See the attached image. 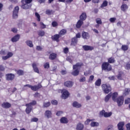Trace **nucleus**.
<instances>
[{"label":"nucleus","instance_id":"58836bf2","mask_svg":"<svg viewBox=\"0 0 130 130\" xmlns=\"http://www.w3.org/2000/svg\"><path fill=\"white\" fill-rule=\"evenodd\" d=\"M108 61L109 63H113L114 62H115V60H114V58L111 57L108 59Z\"/></svg>","mask_w":130,"mask_h":130},{"label":"nucleus","instance_id":"f3484780","mask_svg":"<svg viewBox=\"0 0 130 130\" xmlns=\"http://www.w3.org/2000/svg\"><path fill=\"white\" fill-rule=\"evenodd\" d=\"M64 85L66 87L68 88H71L73 87V85H74V83L72 81H66L64 82Z\"/></svg>","mask_w":130,"mask_h":130},{"label":"nucleus","instance_id":"cd10ccee","mask_svg":"<svg viewBox=\"0 0 130 130\" xmlns=\"http://www.w3.org/2000/svg\"><path fill=\"white\" fill-rule=\"evenodd\" d=\"M86 18H87V15L85 13H83L80 16V20H81V21H85Z\"/></svg>","mask_w":130,"mask_h":130},{"label":"nucleus","instance_id":"f8f14e48","mask_svg":"<svg viewBox=\"0 0 130 130\" xmlns=\"http://www.w3.org/2000/svg\"><path fill=\"white\" fill-rule=\"evenodd\" d=\"M82 48H83L84 50H85V51H88L89 50H93V49H94V47L89 45H84L83 46Z\"/></svg>","mask_w":130,"mask_h":130},{"label":"nucleus","instance_id":"c03bdc74","mask_svg":"<svg viewBox=\"0 0 130 130\" xmlns=\"http://www.w3.org/2000/svg\"><path fill=\"white\" fill-rule=\"evenodd\" d=\"M121 48L124 51H126V50L128 49V47L127 46V45H122Z\"/></svg>","mask_w":130,"mask_h":130},{"label":"nucleus","instance_id":"412c9836","mask_svg":"<svg viewBox=\"0 0 130 130\" xmlns=\"http://www.w3.org/2000/svg\"><path fill=\"white\" fill-rule=\"evenodd\" d=\"M32 69L35 73L39 74V69H38V68H37V65L35 63H32Z\"/></svg>","mask_w":130,"mask_h":130},{"label":"nucleus","instance_id":"bb28decb","mask_svg":"<svg viewBox=\"0 0 130 130\" xmlns=\"http://www.w3.org/2000/svg\"><path fill=\"white\" fill-rule=\"evenodd\" d=\"M128 8V7L127 6V5H126V4H123L121 6V10L123 12H125V10H127Z\"/></svg>","mask_w":130,"mask_h":130},{"label":"nucleus","instance_id":"2f4dec72","mask_svg":"<svg viewBox=\"0 0 130 130\" xmlns=\"http://www.w3.org/2000/svg\"><path fill=\"white\" fill-rule=\"evenodd\" d=\"M129 92H130L129 88H125L124 90L123 95H124V96H126V95H128V94H129Z\"/></svg>","mask_w":130,"mask_h":130},{"label":"nucleus","instance_id":"9d476101","mask_svg":"<svg viewBox=\"0 0 130 130\" xmlns=\"http://www.w3.org/2000/svg\"><path fill=\"white\" fill-rule=\"evenodd\" d=\"M21 2L23 3L22 5L21 6L22 9H24V10H27L28 9H29V8H31V5L28 3L24 4V0H22Z\"/></svg>","mask_w":130,"mask_h":130},{"label":"nucleus","instance_id":"f704fd0d","mask_svg":"<svg viewBox=\"0 0 130 130\" xmlns=\"http://www.w3.org/2000/svg\"><path fill=\"white\" fill-rule=\"evenodd\" d=\"M90 125L92 127H94V126H99V123H98V122H91Z\"/></svg>","mask_w":130,"mask_h":130},{"label":"nucleus","instance_id":"4468645a","mask_svg":"<svg viewBox=\"0 0 130 130\" xmlns=\"http://www.w3.org/2000/svg\"><path fill=\"white\" fill-rule=\"evenodd\" d=\"M20 37H21V36L19 34L15 35L11 39L12 42H18V41L20 40Z\"/></svg>","mask_w":130,"mask_h":130},{"label":"nucleus","instance_id":"09e8293b","mask_svg":"<svg viewBox=\"0 0 130 130\" xmlns=\"http://www.w3.org/2000/svg\"><path fill=\"white\" fill-rule=\"evenodd\" d=\"M113 129V125H109L105 130H112Z\"/></svg>","mask_w":130,"mask_h":130},{"label":"nucleus","instance_id":"a19ab883","mask_svg":"<svg viewBox=\"0 0 130 130\" xmlns=\"http://www.w3.org/2000/svg\"><path fill=\"white\" fill-rule=\"evenodd\" d=\"M36 101H32L31 103L29 104H27L26 106L29 105V106H34V105H36Z\"/></svg>","mask_w":130,"mask_h":130},{"label":"nucleus","instance_id":"f257e3e1","mask_svg":"<svg viewBox=\"0 0 130 130\" xmlns=\"http://www.w3.org/2000/svg\"><path fill=\"white\" fill-rule=\"evenodd\" d=\"M0 54L2 55H7L2 56V58L3 60H7V59H9V58H11L14 55V53L12 52H8L7 50L3 49L0 50Z\"/></svg>","mask_w":130,"mask_h":130},{"label":"nucleus","instance_id":"c9c22d12","mask_svg":"<svg viewBox=\"0 0 130 130\" xmlns=\"http://www.w3.org/2000/svg\"><path fill=\"white\" fill-rule=\"evenodd\" d=\"M95 86H98V87L101 86V79H98L95 82Z\"/></svg>","mask_w":130,"mask_h":130},{"label":"nucleus","instance_id":"052dcab7","mask_svg":"<svg viewBox=\"0 0 130 130\" xmlns=\"http://www.w3.org/2000/svg\"><path fill=\"white\" fill-rule=\"evenodd\" d=\"M38 121V118H32L31 119V122H37Z\"/></svg>","mask_w":130,"mask_h":130},{"label":"nucleus","instance_id":"864d4df0","mask_svg":"<svg viewBox=\"0 0 130 130\" xmlns=\"http://www.w3.org/2000/svg\"><path fill=\"white\" fill-rule=\"evenodd\" d=\"M62 113H63V112H62V111H59L57 112L56 115H57V116H60V115H61Z\"/></svg>","mask_w":130,"mask_h":130},{"label":"nucleus","instance_id":"7ed1b4c3","mask_svg":"<svg viewBox=\"0 0 130 130\" xmlns=\"http://www.w3.org/2000/svg\"><path fill=\"white\" fill-rule=\"evenodd\" d=\"M24 88L25 87H28V88H30L32 91H38L39 89H41V88L42 87V85H41V84H40L34 86H32L29 84H26L24 85Z\"/></svg>","mask_w":130,"mask_h":130},{"label":"nucleus","instance_id":"4d7b16f0","mask_svg":"<svg viewBox=\"0 0 130 130\" xmlns=\"http://www.w3.org/2000/svg\"><path fill=\"white\" fill-rule=\"evenodd\" d=\"M36 49L38 51H41V50H42V49H43V48H42V47H41L40 46H37L36 47Z\"/></svg>","mask_w":130,"mask_h":130},{"label":"nucleus","instance_id":"de8ad7c7","mask_svg":"<svg viewBox=\"0 0 130 130\" xmlns=\"http://www.w3.org/2000/svg\"><path fill=\"white\" fill-rule=\"evenodd\" d=\"M116 20V18L112 17L109 19L110 22L111 23H114Z\"/></svg>","mask_w":130,"mask_h":130},{"label":"nucleus","instance_id":"0e129e2a","mask_svg":"<svg viewBox=\"0 0 130 130\" xmlns=\"http://www.w3.org/2000/svg\"><path fill=\"white\" fill-rule=\"evenodd\" d=\"M51 103L53 105H57V101L56 100L52 101Z\"/></svg>","mask_w":130,"mask_h":130},{"label":"nucleus","instance_id":"0eeeda50","mask_svg":"<svg viewBox=\"0 0 130 130\" xmlns=\"http://www.w3.org/2000/svg\"><path fill=\"white\" fill-rule=\"evenodd\" d=\"M61 92V97L63 99H67V98H68V97H69L70 95V93H69V91H68V90L66 89H63Z\"/></svg>","mask_w":130,"mask_h":130},{"label":"nucleus","instance_id":"c85d7f7f","mask_svg":"<svg viewBox=\"0 0 130 130\" xmlns=\"http://www.w3.org/2000/svg\"><path fill=\"white\" fill-rule=\"evenodd\" d=\"M25 43L27 46H29V47L32 48L34 46L33 43L31 41L27 40L25 42Z\"/></svg>","mask_w":130,"mask_h":130},{"label":"nucleus","instance_id":"8fccbe9b","mask_svg":"<svg viewBox=\"0 0 130 130\" xmlns=\"http://www.w3.org/2000/svg\"><path fill=\"white\" fill-rule=\"evenodd\" d=\"M35 15H36V17H37V20L39 22H40V15H39V14H38V13L37 12H36L35 13Z\"/></svg>","mask_w":130,"mask_h":130},{"label":"nucleus","instance_id":"ddd939ff","mask_svg":"<svg viewBox=\"0 0 130 130\" xmlns=\"http://www.w3.org/2000/svg\"><path fill=\"white\" fill-rule=\"evenodd\" d=\"M123 126H124V122L123 121H120L117 124L118 130H124V128H123Z\"/></svg>","mask_w":130,"mask_h":130},{"label":"nucleus","instance_id":"680f3d73","mask_svg":"<svg viewBox=\"0 0 130 130\" xmlns=\"http://www.w3.org/2000/svg\"><path fill=\"white\" fill-rule=\"evenodd\" d=\"M117 79L118 80H123V79L122 78V76L121 75V74H119L117 76Z\"/></svg>","mask_w":130,"mask_h":130},{"label":"nucleus","instance_id":"3c124183","mask_svg":"<svg viewBox=\"0 0 130 130\" xmlns=\"http://www.w3.org/2000/svg\"><path fill=\"white\" fill-rule=\"evenodd\" d=\"M11 31L13 33H17L18 32V29L16 27H13L11 28Z\"/></svg>","mask_w":130,"mask_h":130},{"label":"nucleus","instance_id":"aec40b11","mask_svg":"<svg viewBox=\"0 0 130 130\" xmlns=\"http://www.w3.org/2000/svg\"><path fill=\"white\" fill-rule=\"evenodd\" d=\"M77 43H78V39H77L76 37L72 38L71 45L76 46V45H77Z\"/></svg>","mask_w":130,"mask_h":130},{"label":"nucleus","instance_id":"69168bd1","mask_svg":"<svg viewBox=\"0 0 130 130\" xmlns=\"http://www.w3.org/2000/svg\"><path fill=\"white\" fill-rule=\"evenodd\" d=\"M52 26H53V27H56V26H57V22L55 21L52 22Z\"/></svg>","mask_w":130,"mask_h":130},{"label":"nucleus","instance_id":"393cba45","mask_svg":"<svg viewBox=\"0 0 130 130\" xmlns=\"http://www.w3.org/2000/svg\"><path fill=\"white\" fill-rule=\"evenodd\" d=\"M82 36L84 39H89V38L90 37L89 34H88V32H83Z\"/></svg>","mask_w":130,"mask_h":130},{"label":"nucleus","instance_id":"13d9d810","mask_svg":"<svg viewBox=\"0 0 130 130\" xmlns=\"http://www.w3.org/2000/svg\"><path fill=\"white\" fill-rule=\"evenodd\" d=\"M125 69L126 70H130V63H127L126 64V66H125Z\"/></svg>","mask_w":130,"mask_h":130},{"label":"nucleus","instance_id":"4be33fe9","mask_svg":"<svg viewBox=\"0 0 130 130\" xmlns=\"http://www.w3.org/2000/svg\"><path fill=\"white\" fill-rule=\"evenodd\" d=\"M56 56H57V55L56 54L52 53L50 54L49 58L51 60H53V59H55V58H56Z\"/></svg>","mask_w":130,"mask_h":130},{"label":"nucleus","instance_id":"423d86ee","mask_svg":"<svg viewBox=\"0 0 130 130\" xmlns=\"http://www.w3.org/2000/svg\"><path fill=\"white\" fill-rule=\"evenodd\" d=\"M115 102H116L118 106L120 107L123 104V102H124V98L122 96H120L117 98Z\"/></svg>","mask_w":130,"mask_h":130},{"label":"nucleus","instance_id":"338daca9","mask_svg":"<svg viewBox=\"0 0 130 130\" xmlns=\"http://www.w3.org/2000/svg\"><path fill=\"white\" fill-rule=\"evenodd\" d=\"M63 52L66 54L68 53L69 52V48H65L63 50Z\"/></svg>","mask_w":130,"mask_h":130},{"label":"nucleus","instance_id":"b1692460","mask_svg":"<svg viewBox=\"0 0 130 130\" xmlns=\"http://www.w3.org/2000/svg\"><path fill=\"white\" fill-rule=\"evenodd\" d=\"M117 96H118V93L117 92H114L113 94H112V100L113 101H114V102H115L116 100H117V98H118V97H117Z\"/></svg>","mask_w":130,"mask_h":130},{"label":"nucleus","instance_id":"72a5a7b5","mask_svg":"<svg viewBox=\"0 0 130 130\" xmlns=\"http://www.w3.org/2000/svg\"><path fill=\"white\" fill-rule=\"evenodd\" d=\"M66 33H67V30L63 29L60 31L59 33V35L61 37V36L64 35V34H66Z\"/></svg>","mask_w":130,"mask_h":130},{"label":"nucleus","instance_id":"603ef678","mask_svg":"<svg viewBox=\"0 0 130 130\" xmlns=\"http://www.w3.org/2000/svg\"><path fill=\"white\" fill-rule=\"evenodd\" d=\"M45 69H49V62H46L44 64Z\"/></svg>","mask_w":130,"mask_h":130},{"label":"nucleus","instance_id":"5701e85b","mask_svg":"<svg viewBox=\"0 0 130 130\" xmlns=\"http://www.w3.org/2000/svg\"><path fill=\"white\" fill-rule=\"evenodd\" d=\"M60 121L61 123H68L69 120L66 117H63L60 119Z\"/></svg>","mask_w":130,"mask_h":130},{"label":"nucleus","instance_id":"f03ea898","mask_svg":"<svg viewBox=\"0 0 130 130\" xmlns=\"http://www.w3.org/2000/svg\"><path fill=\"white\" fill-rule=\"evenodd\" d=\"M83 66V63L78 62L76 64L73 65V72H72L73 76H77L80 74V70L81 67Z\"/></svg>","mask_w":130,"mask_h":130},{"label":"nucleus","instance_id":"774afa93","mask_svg":"<svg viewBox=\"0 0 130 130\" xmlns=\"http://www.w3.org/2000/svg\"><path fill=\"white\" fill-rule=\"evenodd\" d=\"M126 127L127 130H130V123H128L126 125Z\"/></svg>","mask_w":130,"mask_h":130},{"label":"nucleus","instance_id":"6ab92c4d","mask_svg":"<svg viewBox=\"0 0 130 130\" xmlns=\"http://www.w3.org/2000/svg\"><path fill=\"white\" fill-rule=\"evenodd\" d=\"M25 106L27 107L25 109V112L27 114H29V113H30V112H31V111H32V109L33 108V107H32V106L27 105V104L25 105Z\"/></svg>","mask_w":130,"mask_h":130},{"label":"nucleus","instance_id":"49530a36","mask_svg":"<svg viewBox=\"0 0 130 130\" xmlns=\"http://www.w3.org/2000/svg\"><path fill=\"white\" fill-rule=\"evenodd\" d=\"M40 26L41 29H45L46 28V25L43 23V22H41L40 23Z\"/></svg>","mask_w":130,"mask_h":130},{"label":"nucleus","instance_id":"a18cd8bd","mask_svg":"<svg viewBox=\"0 0 130 130\" xmlns=\"http://www.w3.org/2000/svg\"><path fill=\"white\" fill-rule=\"evenodd\" d=\"M96 23H97L98 24L101 25L102 24V21L101 20V18H97L95 20Z\"/></svg>","mask_w":130,"mask_h":130},{"label":"nucleus","instance_id":"e2e57ef3","mask_svg":"<svg viewBox=\"0 0 130 130\" xmlns=\"http://www.w3.org/2000/svg\"><path fill=\"white\" fill-rule=\"evenodd\" d=\"M79 82H86V77H82V78L79 80Z\"/></svg>","mask_w":130,"mask_h":130},{"label":"nucleus","instance_id":"1a4fd4ad","mask_svg":"<svg viewBox=\"0 0 130 130\" xmlns=\"http://www.w3.org/2000/svg\"><path fill=\"white\" fill-rule=\"evenodd\" d=\"M19 12V7L16 6L13 11V17L14 19L18 18V13Z\"/></svg>","mask_w":130,"mask_h":130},{"label":"nucleus","instance_id":"bf43d9fd","mask_svg":"<svg viewBox=\"0 0 130 130\" xmlns=\"http://www.w3.org/2000/svg\"><path fill=\"white\" fill-rule=\"evenodd\" d=\"M93 80H94V76L93 75H91L89 77V78L88 79V82L90 83V82H92V81H93Z\"/></svg>","mask_w":130,"mask_h":130},{"label":"nucleus","instance_id":"37998d69","mask_svg":"<svg viewBox=\"0 0 130 130\" xmlns=\"http://www.w3.org/2000/svg\"><path fill=\"white\" fill-rule=\"evenodd\" d=\"M17 74L18 76H23V75H24V71L22 70H18Z\"/></svg>","mask_w":130,"mask_h":130},{"label":"nucleus","instance_id":"ea45409f","mask_svg":"<svg viewBox=\"0 0 130 130\" xmlns=\"http://www.w3.org/2000/svg\"><path fill=\"white\" fill-rule=\"evenodd\" d=\"M108 5V2L106 1L103 2V4L101 5V7L104 8L105 7H107Z\"/></svg>","mask_w":130,"mask_h":130},{"label":"nucleus","instance_id":"7c9ffc66","mask_svg":"<svg viewBox=\"0 0 130 130\" xmlns=\"http://www.w3.org/2000/svg\"><path fill=\"white\" fill-rule=\"evenodd\" d=\"M83 20H82L81 19L79 20L76 24L77 28H80L81 26H82V25H83Z\"/></svg>","mask_w":130,"mask_h":130},{"label":"nucleus","instance_id":"79ce46f5","mask_svg":"<svg viewBox=\"0 0 130 130\" xmlns=\"http://www.w3.org/2000/svg\"><path fill=\"white\" fill-rule=\"evenodd\" d=\"M50 104H51L49 102H44L43 103V106L44 107H45V108L49 107V106H50Z\"/></svg>","mask_w":130,"mask_h":130},{"label":"nucleus","instance_id":"a211bd4d","mask_svg":"<svg viewBox=\"0 0 130 130\" xmlns=\"http://www.w3.org/2000/svg\"><path fill=\"white\" fill-rule=\"evenodd\" d=\"M2 107H3V108H10L11 107V106H12V105H11V104H10V103L8 102H5V103H3L2 105Z\"/></svg>","mask_w":130,"mask_h":130},{"label":"nucleus","instance_id":"4c0bfd02","mask_svg":"<svg viewBox=\"0 0 130 130\" xmlns=\"http://www.w3.org/2000/svg\"><path fill=\"white\" fill-rule=\"evenodd\" d=\"M38 35L39 36H40L41 37H43L44 35H45V32L43 30H39L38 32Z\"/></svg>","mask_w":130,"mask_h":130},{"label":"nucleus","instance_id":"6e6d98bb","mask_svg":"<svg viewBox=\"0 0 130 130\" xmlns=\"http://www.w3.org/2000/svg\"><path fill=\"white\" fill-rule=\"evenodd\" d=\"M125 104H129V103H130V98H127L125 100Z\"/></svg>","mask_w":130,"mask_h":130},{"label":"nucleus","instance_id":"9b49d317","mask_svg":"<svg viewBox=\"0 0 130 130\" xmlns=\"http://www.w3.org/2000/svg\"><path fill=\"white\" fill-rule=\"evenodd\" d=\"M45 116L48 119L51 118L52 117L51 111L46 110L45 112Z\"/></svg>","mask_w":130,"mask_h":130},{"label":"nucleus","instance_id":"2eb2a0df","mask_svg":"<svg viewBox=\"0 0 130 130\" xmlns=\"http://www.w3.org/2000/svg\"><path fill=\"white\" fill-rule=\"evenodd\" d=\"M101 114L104 115V117H110L111 115H112V112H105V111L103 110L102 112H100Z\"/></svg>","mask_w":130,"mask_h":130},{"label":"nucleus","instance_id":"dca6fc26","mask_svg":"<svg viewBox=\"0 0 130 130\" xmlns=\"http://www.w3.org/2000/svg\"><path fill=\"white\" fill-rule=\"evenodd\" d=\"M72 106L73 107H75V108H81V107H82V104L76 101L72 103Z\"/></svg>","mask_w":130,"mask_h":130},{"label":"nucleus","instance_id":"5fc2aeb1","mask_svg":"<svg viewBox=\"0 0 130 130\" xmlns=\"http://www.w3.org/2000/svg\"><path fill=\"white\" fill-rule=\"evenodd\" d=\"M91 121H92V120H91L90 119H87V120H86L85 121V124L86 125H88V124H89V123H90V122H91Z\"/></svg>","mask_w":130,"mask_h":130},{"label":"nucleus","instance_id":"a878e982","mask_svg":"<svg viewBox=\"0 0 130 130\" xmlns=\"http://www.w3.org/2000/svg\"><path fill=\"white\" fill-rule=\"evenodd\" d=\"M84 129V125L81 123H79L77 125V130H83Z\"/></svg>","mask_w":130,"mask_h":130},{"label":"nucleus","instance_id":"c756f323","mask_svg":"<svg viewBox=\"0 0 130 130\" xmlns=\"http://www.w3.org/2000/svg\"><path fill=\"white\" fill-rule=\"evenodd\" d=\"M59 37H60L59 35H55L54 36L52 37V39L55 41H58Z\"/></svg>","mask_w":130,"mask_h":130},{"label":"nucleus","instance_id":"473e14b6","mask_svg":"<svg viewBox=\"0 0 130 130\" xmlns=\"http://www.w3.org/2000/svg\"><path fill=\"white\" fill-rule=\"evenodd\" d=\"M112 95V94L109 93L105 98V102H107L108 101H109V99H110V98H111Z\"/></svg>","mask_w":130,"mask_h":130},{"label":"nucleus","instance_id":"e433bc0d","mask_svg":"<svg viewBox=\"0 0 130 130\" xmlns=\"http://www.w3.org/2000/svg\"><path fill=\"white\" fill-rule=\"evenodd\" d=\"M54 13V12H53V11H52V10H49V9H47L46 11V15H52V14H53Z\"/></svg>","mask_w":130,"mask_h":130},{"label":"nucleus","instance_id":"39448f33","mask_svg":"<svg viewBox=\"0 0 130 130\" xmlns=\"http://www.w3.org/2000/svg\"><path fill=\"white\" fill-rule=\"evenodd\" d=\"M102 88L105 94H108V93L111 91V87L109 85L103 84L102 85Z\"/></svg>","mask_w":130,"mask_h":130},{"label":"nucleus","instance_id":"20e7f679","mask_svg":"<svg viewBox=\"0 0 130 130\" xmlns=\"http://www.w3.org/2000/svg\"><path fill=\"white\" fill-rule=\"evenodd\" d=\"M102 69L104 71H107V72H110L112 69L111 65L108 62H104L102 66Z\"/></svg>","mask_w":130,"mask_h":130},{"label":"nucleus","instance_id":"6e6552de","mask_svg":"<svg viewBox=\"0 0 130 130\" xmlns=\"http://www.w3.org/2000/svg\"><path fill=\"white\" fill-rule=\"evenodd\" d=\"M15 79V75L12 73L6 75V79L7 81H13Z\"/></svg>","mask_w":130,"mask_h":130}]
</instances>
